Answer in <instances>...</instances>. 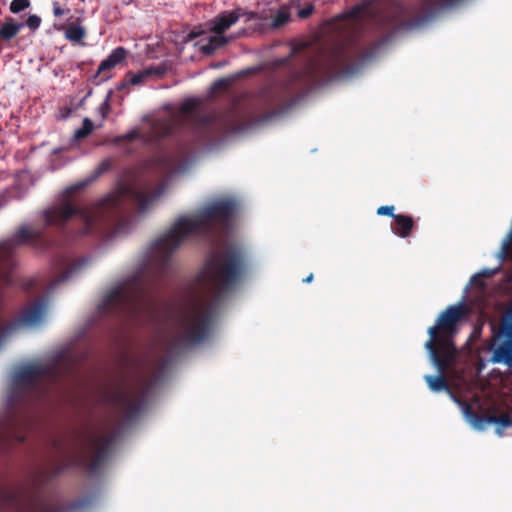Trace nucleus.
Here are the masks:
<instances>
[{
  "label": "nucleus",
  "mask_w": 512,
  "mask_h": 512,
  "mask_svg": "<svg viewBox=\"0 0 512 512\" xmlns=\"http://www.w3.org/2000/svg\"><path fill=\"white\" fill-rule=\"evenodd\" d=\"M232 199H217L197 212L180 217L160 237L134 271L109 289L98 305L101 314L125 312L135 319L158 322L157 345L195 344L211 333L220 301L242 275L241 255L229 249L214 253L200 272L184 302L163 308L148 295L151 284L170 270V256L185 241L206 236L230 224L237 212Z\"/></svg>",
  "instance_id": "1"
},
{
  "label": "nucleus",
  "mask_w": 512,
  "mask_h": 512,
  "mask_svg": "<svg viewBox=\"0 0 512 512\" xmlns=\"http://www.w3.org/2000/svg\"><path fill=\"white\" fill-rule=\"evenodd\" d=\"M161 186L151 190L142 183L120 184L105 198L95 205L78 209L65 195L57 203L43 211L42 218L46 225H63L73 215H78L81 222V234L87 235L98 230L104 220L117 208L127 202L137 204L141 212L147 211L162 196Z\"/></svg>",
  "instance_id": "2"
},
{
  "label": "nucleus",
  "mask_w": 512,
  "mask_h": 512,
  "mask_svg": "<svg viewBox=\"0 0 512 512\" xmlns=\"http://www.w3.org/2000/svg\"><path fill=\"white\" fill-rule=\"evenodd\" d=\"M466 319V306L460 302L443 311L438 316L435 325L429 327L427 331L429 339L425 342L424 347L431 363L439 372L437 376H424L432 392L449 391L444 374L451 372L458 361L459 351L454 344V337Z\"/></svg>",
  "instance_id": "3"
},
{
  "label": "nucleus",
  "mask_w": 512,
  "mask_h": 512,
  "mask_svg": "<svg viewBox=\"0 0 512 512\" xmlns=\"http://www.w3.org/2000/svg\"><path fill=\"white\" fill-rule=\"evenodd\" d=\"M199 104L200 101L196 98L187 99L182 103L178 112H173L166 117L156 119L151 124V131L149 134H141L138 130L133 129L128 133L117 137L115 139V143L120 144L122 141H130L136 138H140L143 142H150L172 134L182 125H187L194 129L217 120V116L215 114L205 116L201 115L198 110Z\"/></svg>",
  "instance_id": "4"
},
{
  "label": "nucleus",
  "mask_w": 512,
  "mask_h": 512,
  "mask_svg": "<svg viewBox=\"0 0 512 512\" xmlns=\"http://www.w3.org/2000/svg\"><path fill=\"white\" fill-rule=\"evenodd\" d=\"M375 9L372 3H366L354 7L348 13L342 15L334 23V28L339 31L341 39L325 48L315 63L317 69H329L342 63L348 57L347 45L362 26L363 21L374 17Z\"/></svg>",
  "instance_id": "5"
},
{
  "label": "nucleus",
  "mask_w": 512,
  "mask_h": 512,
  "mask_svg": "<svg viewBox=\"0 0 512 512\" xmlns=\"http://www.w3.org/2000/svg\"><path fill=\"white\" fill-rule=\"evenodd\" d=\"M257 15L251 11H245L242 8H236L234 10H227L219 13L211 20L204 24L202 30H192L189 33V38L193 39L198 36H202L199 41L200 50L204 54H212L218 48L228 44L245 33V31L238 32L234 35H225V32L229 30L234 24L240 19H244L245 22L255 20Z\"/></svg>",
  "instance_id": "6"
},
{
  "label": "nucleus",
  "mask_w": 512,
  "mask_h": 512,
  "mask_svg": "<svg viewBox=\"0 0 512 512\" xmlns=\"http://www.w3.org/2000/svg\"><path fill=\"white\" fill-rule=\"evenodd\" d=\"M65 364V360L57 359L45 364L32 362L18 366L13 374V391L9 401L13 403L21 394L38 390L43 381L55 378Z\"/></svg>",
  "instance_id": "7"
},
{
  "label": "nucleus",
  "mask_w": 512,
  "mask_h": 512,
  "mask_svg": "<svg viewBox=\"0 0 512 512\" xmlns=\"http://www.w3.org/2000/svg\"><path fill=\"white\" fill-rule=\"evenodd\" d=\"M42 231L30 226L20 227L10 238L0 243V282L5 285L10 283L8 273L13 267V254L20 245L30 243L39 238Z\"/></svg>",
  "instance_id": "8"
},
{
  "label": "nucleus",
  "mask_w": 512,
  "mask_h": 512,
  "mask_svg": "<svg viewBox=\"0 0 512 512\" xmlns=\"http://www.w3.org/2000/svg\"><path fill=\"white\" fill-rule=\"evenodd\" d=\"M46 315L47 303L44 300H40L26 307L19 319L7 325H0V349L22 328H35L41 325Z\"/></svg>",
  "instance_id": "9"
},
{
  "label": "nucleus",
  "mask_w": 512,
  "mask_h": 512,
  "mask_svg": "<svg viewBox=\"0 0 512 512\" xmlns=\"http://www.w3.org/2000/svg\"><path fill=\"white\" fill-rule=\"evenodd\" d=\"M151 381H141L137 386L117 388L109 395V401L126 417H133L144 404Z\"/></svg>",
  "instance_id": "10"
},
{
  "label": "nucleus",
  "mask_w": 512,
  "mask_h": 512,
  "mask_svg": "<svg viewBox=\"0 0 512 512\" xmlns=\"http://www.w3.org/2000/svg\"><path fill=\"white\" fill-rule=\"evenodd\" d=\"M491 361L512 366V321L504 323L497 335V343L493 350Z\"/></svg>",
  "instance_id": "11"
},
{
  "label": "nucleus",
  "mask_w": 512,
  "mask_h": 512,
  "mask_svg": "<svg viewBox=\"0 0 512 512\" xmlns=\"http://www.w3.org/2000/svg\"><path fill=\"white\" fill-rule=\"evenodd\" d=\"M112 442L113 436L107 433H97L89 437L88 446L95 461L93 466L105 457Z\"/></svg>",
  "instance_id": "12"
},
{
  "label": "nucleus",
  "mask_w": 512,
  "mask_h": 512,
  "mask_svg": "<svg viewBox=\"0 0 512 512\" xmlns=\"http://www.w3.org/2000/svg\"><path fill=\"white\" fill-rule=\"evenodd\" d=\"M111 165L112 162L110 159L102 160L89 176L69 186L65 190V194H71L73 192L86 188L91 183H93L100 175L107 172L111 168Z\"/></svg>",
  "instance_id": "13"
},
{
  "label": "nucleus",
  "mask_w": 512,
  "mask_h": 512,
  "mask_svg": "<svg viewBox=\"0 0 512 512\" xmlns=\"http://www.w3.org/2000/svg\"><path fill=\"white\" fill-rule=\"evenodd\" d=\"M164 65L147 67L137 73H129L127 76V83L130 85H141L150 78H159L166 72Z\"/></svg>",
  "instance_id": "14"
},
{
  "label": "nucleus",
  "mask_w": 512,
  "mask_h": 512,
  "mask_svg": "<svg viewBox=\"0 0 512 512\" xmlns=\"http://www.w3.org/2000/svg\"><path fill=\"white\" fill-rule=\"evenodd\" d=\"M86 263V258L64 262V271L50 283L48 290L53 291L58 284L72 277L76 272L81 270L86 265Z\"/></svg>",
  "instance_id": "15"
},
{
  "label": "nucleus",
  "mask_w": 512,
  "mask_h": 512,
  "mask_svg": "<svg viewBox=\"0 0 512 512\" xmlns=\"http://www.w3.org/2000/svg\"><path fill=\"white\" fill-rule=\"evenodd\" d=\"M126 57V50L123 47H117L114 49L109 56L104 59L98 68V73H104L119 63H121Z\"/></svg>",
  "instance_id": "16"
},
{
  "label": "nucleus",
  "mask_w": 512,
  "mask_h": 512,
  "mask_svg": "<svg viewBox=\"0 0 512 512\" xmlns=\"http://www.w3.org/2000/svg\"><path fill=\"white\" fill-rule=\"evenodd\" d=\"M64 35L67 40L72 43L81 42L86 36V29L77 19L75 22H69L64 29Z\"/></svg>",
  "instance_id": "17"
},
{
  "label": "nucleus",
  "mask_w": 512,
  "mask_h": 512,
  "mask_svg": "<svg viewBox=\"0 0 512 512\" xmlns=\"http://www.w3.org/2000/svg\"><path fill=\"white\" fill-rule=\"evenodd\" d=\"M394 219L395 226L393 227V231L401 237H407L413 227L412 218L405 215H396Z\"/></svg>",
  "instance_id": "18"
},
{
  "label": "nucleus",
  "mask_w": 512,
  "mask_h": 512,
  "mask_svg": "<svg viewBox=\"0 0 512 512\" xmlns=\"http://www.w3.org/2000/svg\"><path fill=\"white\" fill-rule=\"evenodd\" d=\"M290 11L288 6H282L274 15L271 16L269 26L273 29L280 28L290 21Z\"/></svg>",
  "instance_id": "19"
},
{
  "label": "nucleus",
  "mask_w": 512,
  "mask_h": 512,
  "mask_svg": "<svg viewBox=\"0 0 512 512\" xmlns=\"http://www.w3.org/2000/svg\"><path fill=\"white\" fill-rule=\"evenodd\" d=\"M26 190L19 186H13L0 194V208L5 206L12 199H21L24 197Z\"/></svg>",
  "instance_id": "20"
},
{
  "label": "nucleus",
  "mask_w": 512,
  "mask_h": 512,
  "mask_svg": "<svg viewBox=\"0 0 512 512\" xmlns=\"http://www.w3.org/2000/svg\"><path fill=\"white\" fill-rule=\"evenodd\" d=\"M21 27V24H16L12 21H7L0 28V37L5 40H9L18 34Z\"/></svg>",
  "instance_id": "21"
},
{
  "label": "nucleus",
  "mask_w": 512,
  "mask_h": 512,
  "mask_svg": "<svg viewBox=\"0 0 512 512\" xmlns=\"http://www.w3.org/2000/svg\"><path fill=\"white\" fill-rule=\"evenodd\" d=\"M467 417L473 428L478 431H483L490 424H492L491 416H478L476 414H467Z\"/></svg>",
  "instance_id": "22"
},
{
  "label": "nucleus",
  "mask_w": 512,
  "mask_h": 512,
  "mask_svg": "<svg viewBox=\"0 0 512 512\" xmlns=\"http://www.w3.org/2000/svg\"><path fill=\"white\" fill-rule=\"evenodd\" d=\"M20 512H62L43 501H35L21 509Z\"/></svg>",
  "instance_id": "23"
},
{
  "label": "nucleus",
  "mask_w": 512,
  "mask_h": 512,
  "mask_svg": "<svg viewBox=\"0 0 512 512\" xmlns=\"http://www.w3.org/2000/svg\"><path fill=\"white\" fill-rule=\"evenodd\" d=\"M14 422L9 421L8 423H4L0 425V442L4 438H15L18 441H23V437L17 436L14 432Z\"/></svg>",
  "instance_id": "24"
},
{
  "label": "nucleus",
  "mask_w": 512,
  "mask_h": 512,
  "mask_svg": "<svg viewBox=\"0 0 512 512\" xmlns=\"http://www.w3.org/2000/svg\"><path fill=\"white\" fill-rule=\"evenodd\" d=\"M94 124L89 118H85L83 120V125L81 128L77 129L74 133V139L80 140L86 138L93 130Z\"/></svg>",
  "instance_id": "25"
},
{
  "label": "nucleus",
  "mask_w": 512,
  "mask_h": 512,
  "mask_svg": "<svg viewBox=\"0 0 512 512\" xmlns=\"http://www.w3.org/2000/svg\"><path fill=\"white\" fill-rule=\"evenodd\" d=\"M492 424L499 425L501 427H509L512 425V420L508 414L501 416H491Z\"/></svg>",
  "instance_id": "26"
},
{
  "label": "nucleus",
  "mask_w": 512,
  "mask_h": 512,
  "mask_svg": "<svg viewBox=\"0 0 512 512\" xmlns=\"http://www.w3.org/2000/svg\"><path fill=\"white\" fill-rule=\"evenodd\" d=\"M30 5L29 0H13L10 4V10L13 13H19Z\"/></svg>",
  "instance_id": "27"
},
{
  "label": "nucleus",
  "mask_w": 512,
  "mask_h": 512,
  "mask_svg": "<svg viewBox=\"0 0 512 512\" xmlns=\"http://www.w3.org/2000/svg\"><path fill=\"white\" fill-rule=\"evenodd\" d=\"M109 100H110V93L107 94L105 100L97 109V112L101 115V117L103 119L108 115V113L110 111Z\"/></svg>",
  "instance_id": "28"
},
{
  "label": "nucleus",
  "mask_w": 512,
  "mask_h": 512,
  "mask_svg": "<svg viewBox=\"0 0 512 512\" xmlns=\"http://www.w3.org/2000/svg\"><path fill=\"white\" fill-rule=\"evenodd\" d=\"M41 23V20L36 15H31L26 21V25L31 29H37Z\"/></svg>",
  "instance_id": "29"
},
{
  "label": "nucleus",
  "mask_w": 512,
  "mask_h": 512,
  "mask_svg": "<svg viewBox=\"0 0 512 512\" xmlns=\"http://www.w3.org/2000/svg\"><path fill=\"white\" fill-rule=\"evenodd\" d=\"M313 11H314V6L308 5L305 8L299 10L298 16L302 19H305V18L309 17L313 13Z\"/></svg>",
  "instance_id": "30"
},
{
  "label": "nucleus",
  "mask_w": 512,
  "mask_h": 512,
  "mask_svg": "<svg viewBox=\"0 0 512 512\" xmlns=\"http://www.w3.org/2000/svg\"><path fill=\"white\" fill-rule=\"evenodd\" d=\"M393 211H394V206H381L378 208L377 214L378 215H389L394 218L395 215L393 214Z\"/></svg>",
  "instance_id": "31"
},
{
  "label": "nucleus",
  "mask_w": 512,
  "mask_h": 512,
  "mask_svg": "<svg viewBox=\"0 0 512 512\" xmlns=\"http://www.w3.org/2000/svg\"><path fill=\"white\" fill-rule=\"evenodd\" d=\"M228 85V80L226 79H220L218 81H216L213 86H212V90L215 91V90H218V89H224L226 88Z\"/></svg>",
  "instance_id": "32"
},
{
  "label": "nucleus",
  "mask_w": 512,
  "mask_h": 512,
  "mask_svg": "<svg viewBox=\"0 0 512 512\" xmlns=\"http://www.w3.org/2000/svg\"><path fill=\"white\" fill-rule=\"evenodd\" d=\"M53 13L55 16L59 17L65 14V10H63L57 2H54Z\"/></svg>",
  "instance_id": "33"
},
{
  "label": "nucleus",
  "mask_w": 512,
  "mask_h": 512,
  "mask_svg": "<svg viewBox=\"0 0 512 512\" xmlns=\"http://www.w3.org/2000/svg\"><path fill=\"white\" fill-rule=\"evenodd\" d=\"M460 2V0H445L442 4V7H452L454 5H457Z\"/></svg>",
  "instance_id": "34"
},
{
  "label": "nucleus",
  "mask_w": 512,
  "mask_h": 512,
  "mask_svg": "<svg viewBox=\"0 0 512 512\" xmlns=\"http://www.w3.org/2000/svg\"><path fill=\"white\" fill-rule=\"evenodd\" d=\"M479 276H480V274H475L471 278L470 284H478L479 283V285L482 286V284L479 282Z\"/></svg>",
  "instance_id": "35"
},
{
  "label": "nucleus",
  "mask_w": 512,
  "mask_h": 512,
  "mask_svg": "<svg viewBox=\"0 0 512 512\" xmlns=\"http://www.w3.org/2000/svg\"><path fill=\"white\" fill-rule=\"evenodd\" d=\"M504 428H505V427H501V426L497 425V428H496V430H495V433H496L499 437H502V436L504 435V433H503V429H504Z\"/></svg>",
  "instance_id": "36"
},
{
  "label": "nucleus",
  "mask_w": 512,
  "mask_h": 512,
  "mask_svg": "<svg viewBox=\"0 0 512 512\" xmlns=\"http://www.w3.org/2000/svg\"><path fill=\"white\" fill-rule=\"evenodd\" d=\"M312 279H313V274H310L307 278H305V279L303 280V282H305V283H309V282H311V281H312Z\"/></svg>",
  "instance_id": "37"
},
{
  "label": "nucleus",
  "mask_w": 512,
  "mask_h": 512,
  "mask_svg": "<svg viewBox=\"0 0 512 512\" xmlns=\"http://www.w3.org/2000/svg\"><path fill=\"white\" fill-rule=\"evenodd\" d=\"M9 500L12 501V502H15V501H17V496L15 494H10L9 495Z\"/></svg>",
  "instance_id": "38"
},
{
  "label": "nucleus",
  "mask_w": 512,
  "mask_h": 512,
  "mask_svg": "<svg viewBox=\"0 0 512 512\" xmlns=\"http://www.w3.org/2000/svg\"><path fill=\"white\" fill-rule=\"evenodd\" d=\"M292 4L298 6V4L295 3V0H292Z\"/></svg>",
  "instance_id": "39"
}]
</instances>
